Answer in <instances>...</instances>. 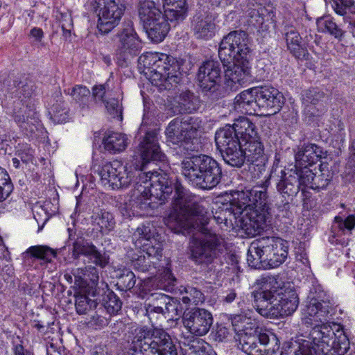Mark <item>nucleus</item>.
Here are the masks:
<instances>
[{"instance_id":"obj_15","label":"nucleus","mask_w":355,"mask_h":355,"mask_svg":"<svg viewBox=\"0 0 355 355\" xmlns=\"http://www.w3.org/2000/svg\"><path fill=\"white\" fill-rule=\"evenodd\" d=\"M125 9L124 0H95L98 31L103 34L111 31L119 24Z\"/></svg>"},{"instance_id":"obj_58","label":"nucleus","mask_w":355,"mask_h":355,"mask_svg":"<svg viewBox=\"0 0 355 355\" xmlns=\"http://www.w3.org/2000/svg\"><path fill=\"white\" fill-rule=\"evenodd\" d=\"M86 270L85 267L77 268L72 270V275L74 277L73 288L76 291H80V292L87 293L89 285L86 279Z\"/></svg>"},{"instance_id":"obj_62","label":"nucleus","mask_w":355,"mask_h":355,"mask_svg":"<svg viewBox=\"0 0 355 355\" xmlns=\"http://www.w3.org/2000/svg\"><path fill=\"white\" fill-rule=\"evenodd\" d=\"M104 104L107 112L113 118H116L120 121L122 120V104L117 98H109Z\"/></svg>"},{"instance_id":"obj_63","label":"nucleus","mask_w":355,"mask_h":355,"mask_svg":"<svg viewBox=\"0 0 355 355\" xmlns=\"http://www.w3.org/2000/svg\"><path fill=\"white\" fill-rule=\"evenodd\" d=\"M354 4V0H336L334 2V9L338 15L345 17L348 15L347 10H349Z\"/></svg>"},{"instance_id":"obj_7","label":"nucleus","mask_w":355,"mask_h":355,"mask_svg":"<svg viewBox=\"0 0 355 355\" xmlns=\"http://www.w3.org/2000/svg\"><path fill=\"white\" fill-rule=\"evenodd\" d=\"M182 174L196 188L211 190L223 178L222 166L212 157L194 155L184 158L181 163Z\"/></svg>"},{"instance_id":"obj_23","label":"nucleus","mask_w":355,"mask_h":355,"mask_svg":"<svg viewBox=\"0 0 355 355\" xmlns=\"http://www.w3.org/2000/svg\"><path fill=\"white\" fill-rule=\"evenodd\" d=\"M242 316L236 315L232 318V325L236 334L234 340L236 343V347L239 349L245 352L248 355H253L254 352H261L257 342L256 333H254L252 324L250 327H243V329H238V322L241 321Z\"/></svg>"},{"instance_id":"obj_39","label":"nucleus","mask_w":355,"mask_h":355,"mask_svg":"<svg viewBox=\"0 0 355 355\" xmlns=\"http://www.w3.org/2000/svg\"><path fill=\"white\" fill-rule=\"evenodd\" d=\"M317 26L319 31L323 33H329L338 41H342L345 31L336 23L334 18L329 15L323 16L317 19Z\"/></svg>"},{"instance_id":"obj_12","label":"nucleus","mask_w":355,"mask_h":355,"mask_svg":"<svg viewBox=\"0 0 355 355\" xmlns=\"http://www.w3.org/2000/svg\"><path fill=\"white\" fill-rule=\"evenodd\" d=\"M251 50L248 45V35L243 31H234L224 36L218 48V57L223 66L241 58H250Z\"/></svg>"},{"instance_id":"obj_22","label":"nucleus","mask_w":355,"mask_h":355,"mask_svg":"<svg viewBox=\"0 0 355 355\" xmlns=\"http://www.w3.org/2000/svg\"><path fill=\"white\" fill-rule=\"evenodd\" d=\"M250 58H241L235 60L232 64L226 66L228 69L225 71V89L226 94L228 91L236 92L250 78Z\"/></svg>"},{"instance_id":"obj_49","label":"nucleus","mask_w":355,"mask_h":355,"mask_svg":"<svg viewBox=\"0 0 355 355\" xmlns=\"http://www.w3.org/2000/svg\"><path fill=\"white\" fill-rule=\"evenodd\" d=\"M275 251L273 252L274 257H272L268 268H274L282 264L288 256V242L279 238L277 244L275 246Z\"/></svg>"},{"instance_id":"obj_1","label":"nucleus","mask_w":355,"mask_h":355,"mask_svg":"<svg viewBox=\"0 0 355 355\" xmlns=\"http://www.w3.org/2000/svg\"><path fill=\"white\" fill-rule=\"evenodd\" d=\"M171 205L178 216L186 220L198 218L202 225L200 228L202 234L190 239L188 247L189 259L196 265L206 267L216 263L225 252V245L221 236L205 227L208 223L207 209L198 202L188 200L182 186L176 187Z\"/></svg>"},{"instance_id":"obj_5","label":"nucleus","mask_w":355,"mask_h":355,"mask_svg":"<svg viewBox=\"0 0 355 355\" xmlns=\"http://www.w3.org/2000/svg\"><path fill=\"white\" fill-rule=\"evenodd\" d=\"M254 134L253 123L247 117L236 119L233 124H226L215 133L216 148L226 164L241 168L244 164L243 141Z\"/></svg>"},{"instance_id":"obj_29","label":"nucleus","mask_w":355,"mask_h":355,"mask_svg":"<svg viewBox=\"0 0 355 355\" xmlns=\"http://www.w3.org/2000/svg\"><path fill=\"white\" fill-rule=\"evenodd\" d=\"M171 105V110L174 114H191L199 110L201 101L193 92L185 90L174 98Z\"/></svg>"},{"instance_id":"obj_16","label":"nucleus","mask_w":355,"mask_h":355,"mask_svg":"<svg viewBox=\"0 0 355 355\" xmlns=\"http://www.w3.org/2000/svg\"><path fill=\"white\" fill-rule=\"evenodd\" d=\"M198 120V118L193 116L176 117L173 119L165 130L168 141L173 144H189L195 138Z\"/></svg>"},{"instance_id":"obj_48","label":"nucleus","mask_w":355,"mask_h":355,"mask_svg":"<svg viewBox=\"0 0 355 355\" xmlns=\"http://www.w3.org/2000/svg\"><path fill=\"white\" fill-rule=\"evenodd\" d=\"M150 303L158 306L159 309L162 308L167 314H171V317L175 318L179 315L178 303L166 295H159Z\"/></svg>"},{"instance_id":"obj_54","label":"nucleus","mask_w":355,"mask_h":355,"mask_svg":"<svg viewBox=\"0 0 355 355\" xmlns=\"http://www.w3.org/2000/svg\"><path fill=\"white\" fill-rule=\"evenodd\" d=\"M136 282L135 273L129 269L124 268L118 276L116 286L118 290L126 292L134 288Z\"/></svg>"},{"instance_id":"obj_11","label":"nucleus","mask_w":355,"mask_h":355,"mask_svg":"<svg viewBox=\"0 0 355 355\" xmlns=\"http://www.w3.org/2000/svg\"><path fill=\"white\" fill-rule=\"evenodd\" d=\"M221 66L218 60L205 61L199 67L197 80L204 95L211 101H217L226 95V89L221 83Z\"/></svg>"},{"instance_id":"obj_56","label":"nucleus","mask_w":355,"mask_h":355,"mask_svg":"<svg viewBox=\"0 0 355 355\" xmlns=\"http://www.w3.org/2000/svg\"><path fill=\"white\" fill-rule=\"evenodd\" d=\"M187 347V352L189 355H217L214 351L209 349L207 343L199 339L191 340Z\"/></svg>"},{"instance_id":"obj_14","label":"nucleus","mask_w":355,"mask_h":355,"mask_svg":"<svg viewBox=\"0 0 355 355\" xmlns=\"http://www.w3.org/2000/svg\"><path fill=\"white\" fill-rule=\"evenodd\" d=\"M68 245L72 246L71 255L73 261H78L81 256L88 258L92 263L101 268L109 263V257L105 252L99 250L92 242L86 239L83 235L76 234L71 228H68Z\"/></svg>"},{"instance_id":"obj_25","label":"nucleus","mask_w":355,"mask_h":355,"mask_svg":"<svg viewBox=\"0 0 355 355\" xmlns=\"http://www.w3.org/2000/svg\"><path fill=\"white\" fill-rule=\"evenodd\" d=\"M154 327L144 326L136 331L125 355H153Z\"/></svg>"},{"instance_id":"obj_53","label":"nucleus","mask_w":355,"mask_h":355,"mask_svg":"<svg viewBox=\"0 0 355 355\" xmlns=\"http://www.w3.org/2000/svg\"><path fill=\"white\" fill-rule=\"evenodd\" d=\"M86 272V279L88 282L89 288L88 294L91 295L92 297H95L98 295V292L101 289V287L98 286L99 282V271L93 266H85Z\"/></svg>"},{"instance_id":"obj_4","label":"nucleus","mask_w":355,"mask_h":355,"mask_svg":"<svg viewBox=\"0 0 355 355\" xmlns=\"http://www.w3.org/2000/svg\"><path fill=\"white\" fill-rule=\"evenodd\" d=\"M334 332L327 323L315 324L309 340L301 339L284 348L281 355H344L349 349V340L343 332Z\"/></svg>"},{"instance_id":"obj_42","label":"nucleus","mask_w":355,"mask_h":355,"mask_svg":"<svg viewBox=\"0 0 355 355\" xmlns=\"http://www.w3.org/2000/svg\"><path fill=\"white\" fill-rule=\"evenodd\" d=\"M354 227V216L349 215L344 220L340 216H336L331 227V232L335 238H340L342 235L350 234Z\"/></svg>"},{"instance_id":"obj_50","label":"nucleus","mask_w":355,"mask_h":355,"mask_svg":"<svg viewBox=\"0 0 355 355\" xmlns=\"http://www.w3.org/2000/svg\"><path fill=\"white\" fill-rule=\"evenodd\" d=\"M64 93L71 96L82 108L88 107L90 91L85 86L77 85L71 89H64Z\"/></svg>"},{"instance_id":"obj_31","label":"nucleus","mask_w":355,"mask_h":355,"mask_svg":"<svg viewBox=\"0 0 355 355\" xmlns=\"http://www.w3.org/2000/svg\"><path fill=\"white\" fill-rule=\"evenodd\" d=\"M101 289L98 292L96 300L110 315H117L121 310L123 302L108 285L102 282Z\"/></svg>"},{"instance_id":"obj_28","label":"nucleus","mask_w":355,"mask_h":355,"mask_svg":"<svg viewBox=\"0 0 355 355\" xmlns=\"http://www.w3.org/2000/svg\"><path fill=\"white\" fill-rule=\"evenodd\" d=\"M281 174V178L276 184V189L282 198V202L284 205L288 206L300 191L299 178L293 173H286L283 170Z\"/></svg>"},{"instance_id":"obj_34","label":"nucleus","mask_w":355,"mask_h":355,"mask_svg":"<svg viewBox=\"0 0 355 355\" xmlns=\"http://www.w3.org/2000/svg\"><path fill=\"white\" fill-rule=\"evenodd\" d=\"M279 299L277 300L275 309L278 311L277 318H284L293 314L298 307L299 299L295 291H291L278 294Z\"/></svg>"},{"instance_id":"obj_26","label":"nucleus","mask_w":355,"mask_h":355,"mask_svg":"<svg viewBox=\"0 0 355 355\" xmlns=\"http://www.w3.org/2000/svg\"><path fill=\"white\" fill-rule=\"evenodd\" d=\"M254 134H250L252 137L244 139L243 142L245 146V149L242 148L244 162L247 160L250 164H254L256 166L264 165L267 160V157L264 153V146L257 136L256 125L253 123Z\"/></svg>"},{"instance_id":"obj_41","label":"nucleus","mask_w":355,"mask_h":355,"mask_svg":"<svg viewBox=\"0 0 355 355\" xmlns=\"http://www.w3.org/2000/svg\"><path fill=\"white\" fill-rule=\"evenodd\" d=\"M127 140L122 133L112 132L103 139V143L106 150L114 154L125 149Z\"/></svg>"},{"instance_id":"obj_36","label":"nucleus","mask_w":355,"mask_h":355,"mask_svg":"<svg viewBox=\"0 0 355 355\" xmlns=\"http://www.w3.org/2000/svg\"><path fill=\"white\" fill-rule=\"evenodd\" d=\"M92 225L102 234H107L115 227V219L111 212L104 209L93 211L91 216Z\"/></svg>"},{"instance_id":"obj_47","label":"nucleus","mask_w":355,"mask_h":355,"mask_svg":"<svg viewBox=\"0 0 355 355\" xmlns=\"http://www.w3.org/2000/svg\"><path fill=\"white\" fill-rule=\"evenodd\" d=\"M254 333H256L257 341L262 345H267L269 344L273 345L272 350L275 352L279 347V340L277 336L266 329H263L259 327L257 324H252Z\"/></svg>"},{"instance_id":"obj_37","label":"nucleus","mask_w":355,"mask_h":355,"mask_svg":"<svg viewBox=\"0 0 355 355\" xmlns=\"http://www.w3.org/2000/svg\"><path fill=\"white\" fill-rule=\"evenodd\" d=\"M254 90L255 88L252 87L236 95L234 101L235 108L243 110L248 114H254L257 110Z\"/></svg>"},{"instance_id":"obj_2","label":"nucleus","mask_w":355,"mask_h":355,"mask_svg":"<svg viewBox=\"0 0 355 355\" xmlns=\"http://www.w3.org/2000/svg\"><path fill=\"white\" fill-rule=\"evenodd\" d=\"M231 205L234 216L242 215L241 227L250 236L259 234L270 222L271 212L265 187L234 191Z\"/></svg>"},{"instance_id":"obj_46","label":"nucleus","mask_w":355,"mask_h":355,"mask_svg":"<svg viewBox=\"0 0 355 355\" xmlns=\"http://www.w3.org/2000/svg\"><path fill=\"white\" fill-rule=\"evenodd\" d=\"M51 119L58 123L67 122L69 119V109L62 97L58 96V99L49 108Z\"/></svg>"},{"instance_id":"obj_57","label":"nucleus","mask_w":355,"mask_h":355,"mask_svg":"<svg viewBox=\"0 0 355 355\" xmlns=\"http://www.w3.org/2000/svg\"><path fill=\"white\" fill-rule=\"evenodd\" d=\"M247 261L251 268L255 269H266L263 262L262 257L259 250L256 248L255 241L252 242L247 254Z\"/></svg>"},{"instance_id":"obj_3","label":"nucleus","mask_w":355,"mask_h":355,"mask_svg":"<svg viewBox=\"0 0 355 355\" xmlns=\"http://www.w3.org/2000/svg\"><path fill=\"white\" fill-rule=\"evenodd\" d=\"M167 173L160 171L144 172L138 171L134 182V196L130 202L133 215L141 216L144 211L155 208L154 203H165L176 187Z\"/></svg>"},{"instance_id":"obj_44","label":"nucleus","mask_w":355,"mask_h":355,"mask_svg":"<svg viewBox=\"0 0 355 355\" xmlns=\"http://www.w3.org/2000/svg\"><path fill=\"white\" fill-rule=\"evenodd\" d=\"M176 278L168 268H164L159 276L155 278L153 286L157 289L172 293L176 288Z\"/></svg>"},{"instance_id":"obj_10","label":"nucleus","mask_w":355,"mask_h":355,"mask_svg":"<svg viewBox=\"0 0 355 355\" xmlns=\"http://www.w3.org/2000/svg\"><path fill=\"white\" fill-rule=\"evenodd\" d=\"M114 42L117 63L121 67H127L139 55L142 49L141 42L133 27V22L130 19L122 24L115 35Z\"/></svg>"},{"instance_id":"obj_19","label":"nucleus","mask_w":355,"mask_h":355,"mask_svg":"<svg viewBox=\"0 0 355 355\" xmlns=\"http://www.w3.org/2000/svg\"><path fill=\"white\" fill-rule=\"evenodd\" d=\"M182 322L191 334L202 336L209 331L214 322V318L211 311L196 307L184 312Z\"/></svg>"},{"instance_id":"obj_6","label":"nucleus","mask_w":355,"mask_h":355,"mask_svg":"<svg viewBox=\"0 0 355 355\" xmlns=\"http://www.w3.org/2000/svg\"><path fill=\"white\" fill-rule=\"evenodd\" d=\"M138 64L160 90L175 89L182 81V62L170 55L147 52L139 56Z\"/></svg>"},{"instance_id":"obj_52","label":"nucleus","mask_w":355,"mask_h":355,"mask_svg":"<svg viewBox=\"0 0 355 355\" xmlns=\"http://www.w3.org/2000/svg\"><path fill=\"white\" fill-rule=\"evenodd\" d=\"M144 309L146 311L145 315L148 317L151 326L153 327H155L159 322L163 320H173L174 318V317H171V314L168 315L164 312L162 308L159 309L158 306H155L150 302L144 304Z\"/></svg>"},{"instance_id":"obj_61","label":"nucleus","mask_w":355,"mask_h":355,"mask_svg":"<svg viewBox=\"0 0 355 355\" xmlns=\"http://www.w3.org/2000/svg\"><path fill=\"white\" fill-rule=\"evenodd\" d=\"M315 173H313L312 170L309 168V167L295 168V171L293 172V174L297 175V178H299L300 187L305 186L310 189L311 184H312L313 182Z\"/></svg>"},{"instance_id":"obj_45","label":"nucleus","mask_w":355,"mask_h":355,"mask_svg":"<svg viewBox=\"0 0 355 355\" xmlns=\"http://www.w3.org/2000/svg\"><path fill=\"white\" fill-rule=\"evenodd\" d=\"M89 296L92 297L87 293L80 292V291L75 292V306L79 315L85 314L88 311L97 306L96 297L92 299L89 298Z\"/></svg>"},{"instance_id":"obj_9","label":"nucleus","mask_w":355,"mask_h":355,"mask_svg":"<svg viewBox=\"0 0 355 355\" xmlns=\"http://www.w3.org/2000/svg\"><path fill=\"white\" fill-rule=\"evenodd\" d=\"M12 81V84H10V78L3 81L2 92H8V96L5 94L6 99L9 98L7 105H12L14 120L17 124L21 125L28 118L26 110L29 108L31 111L32 86L26 83H24L21 80V76L13 77Z\"/></svg>"},{"instance_id":"obj_55","label":"nucleus","mask_w":355,"mask_h":355,"mask_svg":"<svg viewBox=\"0 0 355 355\" xmlns=\"http://www.w3.org/2000/svg\"><path fill=\"white\" fill-rule=\"evenodd\" d=\"M332 178V175L327 169H324L323 164L320 165L319 173H315L313 184H311V189L317 190L325 189Z\"/></svg>"},{"instance_id":"obj_17","label":"nucleus","mask_w":355,"mask_h":355,"mask_svg":"<svg viewBox=\"0 0 355 355\" xmlns=\"http://www.w3.org/2000/svg\"><path fill=\"white\" fill-rule=\"evenodd\" d=\"M144 133L138 146V151L143 165L150 162H164L166 157L162 151L159 144V130L148 129L140 127L139 133Z\"/></svg>"},{"instance_id":"obj_59","label":"nucleus","mask_w":355,"mask_h":355,"mask_svg":"<svg viewBox=\"0 0 355 355\" xmlns=\"http://www.w3.org/2000/svg\"><path fill=\"white\" fill-rule=\"evenodd\" d=\"M13 189L9 174L5 168L0 166V198L7 199Z\"/></svg>"},{"instance_id":"obj_64","label":"nucleus","mask_w":355,"mask_h":355,"mask_svg":"<svg viewBox=\"0 0 355 355\" xmlns=\"http://www.w3.org/2000/svg\"><path fill=\"white\" fill-rule=\"evenodd\" d=\"M291 53L297 59L307 60L309 56L308 51L303 47L301 43L293 44L287 46Z\"/></svg>"},{"instance_id":"obj_21","label":"nucleus","mask_w":355,"mask_h":355,"mask_svg":"<svg viewBox=\"0 0 355 355\" xmlns=\"http://www.w3.org/2000/svg\"><path fill=\"white\" fill-rule=\"evenodd\" d=\"M218 15L205 8L196 11L191 21V30L198 40H209L215 36Z\"/></svg>"},{"instance_id":"obj_8","label":"nucleus","mask_w":355,"mask_h":355,"mask_svg":"<svg viewBox=\"0 0 355 355\" xmlns=\"http://www.w3.org/2000/svg\"><path fill=\"white\" fill-rule=\"evenodd\" d=\"M306 300L305 324L314 327L315 324L327 323L333 319L335 309L331 298L317 281L312 282Z\"/></svg>"},{"instance_id":"obj_24","label":"nucleus","mask_w":355,"mask_h":355,"mask_svg":"<svg viewBox=\"0 0 355 355\" xmlns=\"http://www.w3.org/2000/svg\"><path fill=\"white\" fill-rule=\"evenodd\" d=\"M133 236L137 239V241L142 245L144 248L143 254L145 253L146 257L151 260V263L158 266L159 268L160 267L159 265V259L162 257V248L159 243L153 244L155 239L153 236L150 227L142 225L137 227Z\"/></svg>"},{"instance_id":"obj_60","label":"nucleus","mask_w":355,"mask_h":355,"mask_svg":"<svg viewBox=\"0 0 355 355\" xmlns=\"http://www.w3.org/2000/svg\"><path fill=\"white\" fill-rule=\"evenodd\" d=\"M184 292L186 295L182 296V301L185 304H198L205 301L204 294L196 288L188 286L184 288Z\"/></svg>"},{"instance_id":"obj_30","label":"nucleus","mask_w":355,"mask_h":355,"mask_svg":"<svg viewBox=\"0 0 355 355\" xmlns=\"http://www.w3.org/2000/svg\"><path fill=\"white\" fill-rule=\"evenodd\" d=\"M153 340V355H178L175 345L171 336L162 328L154 327Z\"/></svg>"},{"instance_id":"obj_20","label":"nucleus","mask_w":355,"mask_h":355,"mask_svg":"<svg viewBox=\"0 0 355 355\" xmlns=\"http://www.w3.org/2000/svg\"><path fill=\"white\" fill-rule=\"evenodd\" d=\"M254 92L257 109L263 110L266 115L277 113L284 104L285 98L282 92L271 85L254 87Z\"/></svg>"},{"instance_id":"obj_18","label":"nucleus","mask_w":355,"mask_h":355,"mask_svg":"<svg viewBox=\"0 0 355 355\" xmlns=\"http://www.w3.org/2000/svg\"><path fill=\"white\" fill-rule=\"evenodd\" d=\"M257 284L261 287L258 291L252 292L253 297V306L257 311L262 316L270 318H277L278 311L275 309L277 299L275 295V291H271L268 284V277H262L257 280Z\"/></svg>"},{"instance_id":"obj_43","label":"nucleus","mask_w":355,"mask_h":355,"mask_svg":"<svg viewBox=\"0 0 355 355\" xmlns=\"http://www.w3.org/2000/svg\"><path fill=\"white\" fill-rule=\"evenodd\" d=\"M131 263L133 268L139 272H149L150 275H155L159 269L158 266L151 263V260L140 252L139 254L134 253L131 257Z\"/></svg>"},{"instance_id":"obj_33","label":"nucleus","mask_w":355,"mask_h":355,"mask_svg":"<svg viewBox=\"0 0 355 355\" xmlns=\"http://www.w3.org/2000/svg\"><path fill=\"white\" fill-rule=\"evenodd\" d=\"M166 18L173 26L182 21L187 15V0H162Z\"/></svg>"},{"instance_id":"obj_32","label":"nucleus","mask_w":355,"mask_h":355,"mask_svg":"<svg viewBox=\"0 0 355 355\" xmlns=\"http://www.w3.org/2000/svg\"><path fill=\"white\" fill-rule=\"evenodd\" d=\"M57 255V252L47 245H33L29 247L23 254L22 258L26 263L31 264L35 260L41 263H51Z\"/></svg>"},{"instance_id":"obj_35","label":"nucleus","mask_w":355,"mask_h":355,"mask_svg":"<svg viewBox=\"0 0 355 355\" xmlns=\"http://www.w3.org/2000/svg\"><path fill=\"white\" fill-rule=\"evenodd\" d=\"M170 20L166 16L154 19L148 24L144 25L146 33L152 42L159 43L164 40L170 30Z\"/></svg>"},{"instance_id":"obj_51","label":"nucleus","mask_w":355,"mask_h":355,"mask_svg":"<svg viewBox=\"0 0 355 355\" xmlns=\"http://www.w3.org/2000/svg\"><path fill=\"white\" fill-rule=\"evenodd\" d=\"M325 98L324 92L318 87H310L301 94V100L304 105H320Z\"/></svg>"},{"instance_id":"obj_27","label":"nucleus","mask_w":355,"mask_h":355,"mask_svg":"<svg viewBox=\"0 0 355 355\" xmlns=\"http://www.w3.org/2000/svg\"><path fill=\"white\" fill-rule=\"evenodd\" d=\"M327 152L324 149L312 143H304L297 146L295 155V168H306L311 166L325 157Z\"/></svg>"},{"instance_id":"obj_13","label":"nucleus","mask_w":355,"mask_h":355,"mask_svg":"<svg viewBox=\"0 0 355 355\" xmlns=\"http://www.w3.org/2000/svg\"><path fill=\"white\" fill-rule=\"evenodd\" d=\"M137 171L132 172L120 161L114 160L103 164L98 173L103 186L112 189H119L127 188L131 184H134Z\"/></svg>"},{"instance_id":"obj_40","label":"nucleus","mask_w":355,"mask_h":355,"mask_svg":"<svg viewBox=\"0 0 355 355\" xmlns=\"http://www.w3.org/2000/svg\"><path fill=\"white\" fill-rule=\"evenodd\" d=\"M278 237H262L255 241L256 248L261 254L263 263L266 269L268 268L270 259L274 257L273 252L275 251V246L278 241Z\"/></svg>"},{"instance_id":"obj_38","label":"nucleus","mask_w":355,"mask_h":355,"mask_svg":"<svg viewBox=\"0 0 355 355\" xmlns=\"http://www.w3.org/2000/svg\"><path fill=\"white\" fill-rule=\"evenodd\" d=\"M139 16L144 26L154 19L165 17V12L163 14L153 1L144 0L139 3Z\"/></svg>"}]
</instances>
